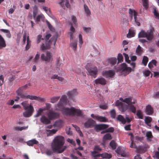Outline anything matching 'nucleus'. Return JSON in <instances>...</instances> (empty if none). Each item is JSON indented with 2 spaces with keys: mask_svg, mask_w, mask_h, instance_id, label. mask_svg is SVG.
<instances>
[{
  "mask_svg": "<svg viewBox=\"0 0 159 159\" xmlns=\"http://www.w3.org/2000/svg\"><path fill=\"white\" fill-rule=\"evenodd\" d=\"M24 90L21 87H20L16 91L17 94L19 96L20 94L23 93V91Z\"/></svg>",
  "mask_w": 159,
  "mask_h": 159,
  "instance_id": "nucleus-55",
  "label": "nucleus"
},
{
  "mask_svg": "<svg viewBox=\"0 0 159 159\" xmlns=\"http://www.w3.org/2000/svg\"><path fill=\"white\" fill-rule=\"evenodd\" d=\"M64 143V138L63 137L61 136L56 137L52 144V150L54 151L57 152L58 153L62 152L67 148L66 146H63Z\"/></svg>",
  "mask_w": 159,
  "mask_h": 159,
  "instance_id": "nucleus-1",
  "label": "nucleus"
},
{
  "mask_svg": "<svg viewBox=\"0 0 159 159\" xmlns=\"http://www.w3.org/2000/svg\"><path fill=\"white\" fill-rule=\"evenodd\" d=\"M72 20L75 25H76L77 19L76 17L74 16H71Z\"/></svg>",
  "mask_w": 159,
  "mask_h": 159,
  "instance_id": "nucleus-60",
  "label": "nucleus"
},
{
  "mask_svg": "<svg viewBox=\"0 0 159 159\" xmlns=\"http://www.w3.org/2000/svg\"><path fill=\"white\" fill-rule=\"evenodd\" d=\"M84 9L85 13V14L87 16H90L91 13L89 7L86 4L84 5Z\"/></svg>",
  "mask_w": 159,
  "mask_h": 159,
  "instance_id": "nucleus-22",
  "label": "nucleus"
},
{
  "mask_svg": "<svg viewBox=\"0 0 159 159\" xmlns=\"http://www.w3.org/2000/svg\"><path fill=\"white\" fill-rule=\"evenodd\" d=\"M110 145L113 150H114L116 148L117 144L114 140H112L110 143Z\"/></svg>",
  "mask_w": 159,
  "mask_h": 159,
  "instance_id": "nucleus-35",
  "label": "nucleus"
},
{
  "mask_svg": "<svg viewBox=\"0 0 159 159\" xmlns=\"http://www.w3.org/2000/svg\"><path fill=\"white\" fill-rule=\"evenodd\" d=\"M139 38H146L148 41H151L154 38V33L151 29L148 30L147 32L142 30L138 34Z\"/></svg>",
  "mask_w": 159,
  "mask_h": 159,
  "instance_id": "nucleus-5",
  "label": "nucleus"
},
{
  "mask_svg": "<svg viewBox=\"0 0 159 159\" xmlns=\"http://www.w3.org/2000/svg\"><path fill=\"white\" fill-rule=\"evenodd\" d=\"M67 102V97L65 95L62 96L59 102L58 105V106H62L64 104H66Z\"/></svg>",
  "mask_w": 159,
  "mask_h": 159,
  "instance_id": "nucleus-15",
  "label": "nucleus"
},
{
  "mask_svg": "<svg viewBox=\"0 0 159 159\" xmlns=\"http://www.w3.org/2000/svg\"><path fill=\"white\" fill-rule=\"evenodd\" d=\"M123 55L125 57L126 61L128 63H130V61L129 59V57L128 55L125 53H123Z\"/></svg>",
  "mask_w": 159,
  "mask_h": 159,
  "instance_id": "nucleus-54",
  "label": "nucleus"
},
{
  "mask_svg": "<svg viewBox=\"0 0 159 159\" xmlns=\"http://www.w3.org/2000/svg\"><path fill=\"white\" fill-rule=\"evenodd\" d=\"M128 106L125 103H123L122 105L120 106V107H119L118 108L119 110L121 112H124L128 108Z\"/></svg>",
  "mask_w": 159,
  "mask_h": 159,
  "instance_id": "nucleus-25",
  "label": "nucleus"
},
{
  "mask_svg": "<svg viewBox=\"0 0 159 159\" xmlns=\"http://www.w3.org/2000/svg\"><path fill=\"white\" fill-rule=\"evenodd\" d=\"M146 151V147L143 146H140L137 147L136 149V152L138 153L144 152Z\"/></svg>",
  "mask_w": 159,
  "mask_h": 159,
  "instance_id": "nucleus-20",
  "label": "nucleus"
},
{
  "mask_svg": "<svg viewBox=\"0 0 159 159\" xmlns=\"http://www.w3.org/2000/svg\"><path fill=\"white\" fill-rule=\"evenodd\" d=\"M146 112L147 114L152 115L153 113V110L152 107L150 105L146 107Z\"/></svg>",
  "mask_w": 159,
  "mask_h": 159,
  "instance_id": "nucleus-18",
  "label": "nucleus"
},
{
  "mask_svg": "<svg viewBox=\"0 0 159 159\" xmlns=\"http://www.w3.org/2000/svg\"><path fill=\"white\" fill-rule=\"evenodd\" d=\"M153 13L154 16H156V17L159 19V14L158 13L156 9H154Z\"/></svg>",
  "mask_w": 159,
  "mask_h": 159,
  "instance_id": "nucleus-62",
  "label": "nucleus"
},
{
  "mask_svg": "<svg viewBox=\"0 0 159 159\" xmlns=\"http://www.w3.org/2000/svg\"><path fill=\"white\" fill-rule=\"evenodd\" d=\"M119 70L122 72H125V75H126L131 71L132 69L130 67H128L125 63H123L120 65Z\"/></svg>",
  "mask_w": 159,
  "mask_h": 159,
  "instance_id": "nucleus-10",
  "label": "nucleus"
},
{
  "mask_svg": "<svg viewBox=\"0 0 159 159\" xmlns=\"http://www.w3.org/2000/svg\"><path fill=\"white\" fill-rule=\"evenodd\" d=\"M24 90L21 87H20L16 91L17 94L19 96L20 94L23 93V91Z\"/></svg>",
  "mask_w": 159,
  "mask_h": 159,
  "instance_id": "nucleus-56",
  "label": "nucleus"
},
{
  "mask_svg": "<svg viewBox=\"0 0 159 159\" xmlns=\"http://www.w3.org/2000/svg\"><path fill=\"white\" fill-rule=\"evenodd\" d=\"M6 44L4 38L0 35V49L6 47Z\"/></svg>",
  "mask_w": 159,
  "mask_h": 159,
  "instance_id": "nucleus-19",
  "label": "nucleus"
},
{
  "mask_svg": "<svg viewBox=\"0 0 159 159\" xmlns=\"http://www.w3.org/2000/svg\"><path fill=\"white\" fill-rule=\"evenodd\" d=\"M97 152L96 151L91 152V155L92 157H101L103 158L110 159L112 157V155L110 154L104 153L101 154H96Z\"/></svg>",
  "mask_w": 159,
  "mask_h": 159,
  "instance_id": "nucleus-11",
  "label": "nucleus"
},
{
  "mask_svg": "<svg viewBox=\"0 0 159 159\" xmlns=\"http://www.w3.org/2000/svg\"><path fill=\"white\" fill-rule=\"evenodd\" d=\"M129 135H131L130 139L131 141L130 145V147L132 148H136L137 149V147L135 143H134L133 135L132 133H130Z\"/></svg>",
  "mask_w": 159,
  "mask_h": 159,
  "instance_id": "nucleus-23",
  "label": "nucleus"
},
{
  "mask_svg": "<svg viewBox=\"0 0 159 159\" xmlns=\"http://www.w3.org/2000/svg\"><path fill=\"white\" fill-rule=\"evenodd\" d=\"M47 115L48 119H47L44 116H43L40 119H57L59 117L60 114L57 112L50 110H49L47 113Z\"/></svg>",
  "mask_w": 159,
  "mask_h": 159,
  "instance_id": "nucleus-8",
  "label": "nucleus"
},
{
  "mask_svg": "<svg viewBox=\"0 0 159 159\" xmlns=\"http://www.w3.org/2000/svg\"><path fill=\"white\" fill-rule=\"evenodd\" d=\"M129 110L135 113L136 111V109L134 106L130 104V105H129Z\"/></svg>",
  "mask_w": 159,
  "mask_h": 159,
  "instance_id": "nucleus-51",
  "label": "nucleus"
},
{
  "mask_svg": "<svg viewBox=\"0 0 159 159\" xmlns=\"http://www.w3.org/2000/svg\"><path fill=\"white\" fill-rule=\"evenodd\" d=\"M85 68L88 71L89 74L94 78L96 77L98 74V70L96 66H93L91 63H88L86 66Z\"/></svg>",
  "mask_w": 159,
  "mask_h": 159,
  "instance_id": "nucleus-6",
  "label": "nucleus"
},
{
  "mask_svg": "<svg viewBox=\"0 0 159 159\" xmlns=\"http://www.w3.org/2000/svg\"><path fill=\"white\" fill-rule=\"evenodd\" d=\"M95 124V121L94 120H88L87 121L84 123V125L86 128H92L95 126V129L97 131L106 129L109 126L108 125L104 124L96 125Z\"/></svg>",
  "mask_w": 159,
  "mask_h": 159,
  "instance_id": "nucleus-3",
  "label": "nucleus"
},
{
  "mask_svg": "<svg viewBox=\"0 0 159 159\" xmlns=\"http://www.w3.org/2000/svg\"><path fill=\"white\" fill-rule=\"evenodd\" d=\"M31 43V41L30 40L29 38L28 37V38L27 39V44L25 47L26 50H27L30 48Z\"/></svg>",
  "mask_w": 159,
  "mask_h": 159,
  "instance_id": "nucleus-37",
  "label": "nucleus"
},
{
  "mask_svg": "<svg viewBox=\"0 0 159 159\" xmlns=\"http://www.w3.org/2000/svg\"><path fill=\"white\" fill-rule=\"evenodd\" d=\"M94 82L96 84H101L102 85H104L106 84L107 81L105 78L102 77H100L95 80Z\"/></svg>",
  "mask_w": 159,
  "mask_h": 159,
  "instance_id": "nucleus-13",
  "label": "nucleus"
},
{
  "mask_svg": "<svg viewBox=\"0 0 159 159\" xmlns=\"http://www.w3.org/2000/svg\"><path fill=\"white\" fill-rule=\"evenodd\" d=\"M47 25H48V27L49 29L52 31H53L54 30V29L53 28L52 26L50 24V22H48V21H47Z\"/></svg>",
  "mask_w": 159,
  "mask_h": 159,
  "instance_id": "nucleus-61",
  "label": "nucleus"
},
{
  "mask_svg": "<svg viewBox=\"0 0 159 159\" xmlns=\"http://www.w3.org/2000/svg\"><path fill=\"white\" fill-rule=\"evenodd\" d=\"M137 12H135V13L134 14V15H133V16L134 17L135 22H136L137 25L138 26H139L140 25V23L139 21V20H137Z\"/></svg>",
  "mask_w": 159,
  "mask_h": 159,
  "instance_id": "nucleus-43",
  "label": "nucleus"
},
{
  "mask_svg": "<svg viewBox=\"0 0 159 159\" xmlns=\"http://www.w3.org/2000/svg\"><path fill=\"white\" fill-rule=\"evenodd\" d=\"M51 35L50 34H47L45 36V44L43 43L40 47V49L42 51L49 49L50 48V46L52 43V39H51L49 41L48 40L51 37Z\"/></svg>",
  "mask_w": 159,
  "mask_h": 159,
  "instance_id": "nucleus-7",
  "label": "nucleus"
},
{
  "mask_svg": "<svg viewBox=\"0 0 159 159\" xmlns=\"http://www.w3.org/2000/svg\"><path fill=\"white\" fill-rule=\"evenodd\" d=\"M20 98L23 99H28L29 98L31 100L32 98V95H29L26 93H22L19 95Z\"/></svg>",
  "mask_w": 159,
  "mask_h": 159,
  "instance_id": "nucleus-24",
  "label": "nucleus"
},
{
  "mask_svg": "<svg viewBox=\"0 0 159 159\" xmlns=\"http://www.w3.org/2000/svg\"><path fill=\"white\" fill-rule=\"evenodd\" d=\"M70 46L74 50V51H75L76 50L77 47V42L75 41L71 43L70 44Z\"/></svg>",
  "mask_w": 159,
  "mask_h": 159,
  "instance_id": "nucleus-36",
  "label": "nucleus"
},
{
  "mask_svg": "<svg viewBox=\"0 0 159 159\" xmlns=\"http://www.w3.org/2000/svg\"><path fill=\"white\" fill-rule=\"evenodd\" d=\"M117 60L118 63H121L123 61V56L121 54L119 53L118 54Z\"/></svg>",
  "mask_w": 159,
  "mask_h": 159,
  "instance_id": "nucleus-42",
  "label": "nucleus"
},
{
  "mask_svg": "<svg viewBox=\"0 0 159 159\" xmlns=\"http://www.w3.org/2000/svg\"><path fill=\"white\" fill-rule=\"evenodd\" d=\"M112 139L111 136V134L109 133L106 134L103 137V140L104 141L107 140H110Z\"/></svg>",
  "mask_w": 159,
  "mask_h": 159,
  "instance_id": "nucleus-34",
  "label": "nucleus"
},
{
  "mask_svg": "<svg viewBox=\"0 0 159 159\" xmlns=\"http://www.w3.org/2000/svg\"><path fill=\"white\" fill-rule=\"evenodd\" d=\"M75 128L76 130L79 133H80V136H81V134L82 135V132L80 130V128L78 127L76 125H72Z\"/></svg>",
  "mask_w": 159,
  "mask_h": 159,
  "instance_id": "nucleus-52",
  "label": "nucleus"
},
{
  "mask_svg": "<svg viewBox=\"0 0 159 159\" xmlns=\"http://www.w3.org/2000/svg\"><path fill=\"white\" fill-rule=\"evenodd\" d=\"M64 124V122L63 120H57L56 121L54 124L50 125L48 126V128L49 129H51L53 126L54 127H57L58 128H60L63 127Z\"/></svg>",
  "mask_w": 159,
  "mask_h": 159,
  "instance_id": "nucleus-12",
  "label": "nucleus"
},
{
  "mask_svg": "<svg viewBox=\"0 0 159 159\" xmlns=\"http://www.w3.org/2000/svg\"><path fill=\"white\" fill-rule=\"evenodd\" d=\"M92 117L95 119H106L105 117L100 116H99L97 115H94L92 114L91 115Z\"/></svg>",
  "mask_w": 159,
  "mask_h": 159,
  "instance_id": "nucleus-33",
  "label": "nucleus"
},
{
  "mask_svg": "<svg viewBox=\"0 0 159 159\" xmlns=\"http://www.w3.org/2000/svg\"><path fill=\"white\" fill-rule=\"evenodd\" d=\"M135 35V33L134 31L129 30V33L127 35V36L128 38H130L134 37Z\"/></svg>",
  "mask_w": 159,
  "mask_h": 159,
  "instance_id": "nucleus-38",
  "label": "nucleus"
},
{
  "mask_svg": "<svg viewBox=\"0 0 159 159\" xmlns=\"http://www.w3.org/2000/svg\"><path fill=\"white\" fill-rule=\"evenodd\" d=\"M41 40H43V39L42 38V35L40 34H39L37 36V43H39Z\"/></svg>",
  "mask_w": 159,
  "mask_h": 159,
  "instance_id": "nucleus-58",
  "label": "nucleus"
},
{
  "mask_svg": "<svg viewBox=\"0 0 159 159\" xmlns=\"http://www.w3.org/2000/svg\"><path fill=\"white\" fill-rule=\"evenodd\" d=\"M62 111L63 113L65 115L72 116L82 117L84 114L83 111L80 109H76L73 107H71L70 108H63Z\"/></svg>",
  "mask_w": 159,
  "mask_h": 159,
  "instance_id": "nucleus-2",
  "label": "nucleus"
},
{
  "mask_svg": "<svg viewBox=\"0 0 159 159\" xmlns=\"http://www.w3.org/2000/svg\"><path fill=\"white\" fill-rule=\"evenodd\" d=\"M146 136L147 137V139L148 141H151V139H152L153 138L152 132L150 131H148L146 132Z\"/></svg>",
  "mask_w": 159,
  "mask_h": 159,
  "instance_id": "nucleus-28",
  "label": "nucleus"
},
{
  "mask_svg": "<svg viewBox=\"0 0 159 159\" xmlns=\"http://www.w3.org/2000/svg\"><path fill=\"white\" fill-rule=\"evenodd\" d=\"M132 98H126L124 99V102L126 103L129 105L131 103Z\"/></svg>",
  "mask_w": 159,
  "mask_h": 159,
  "instance_id": "nucleus-48",
  "label": "nucleus"
},
{
  "mask_svg": "<svg viewBox=\"0 0 159 159\" xmlns=\"http://www.w3.org/2000/svg\"><path fill=\"white\" fill-rule=\"evenodd\" d=\"M111 117L113 119L115 118L116 115V113L115 110L113 109L110 111Z\"/></svg>",
  "mask_w": 159,
  "mask_h": 159,
  "instance_id": "nucleus-46",
  "label": "nucleus"
},
{
  "mask_svg": "<svg viewBox=\"0 0 159 159\" xmlns=\"http://www.w3.org/2000/svg\"><path fill=\"white\" fill-rule=\"evenodd\" d=\"M116 152L118 154H120L121 156H124L125 155L124 152L123 150L120 147H118L116 150Z\"/></svg>",
  "mask_w": 159,
  "mask_h": 159,
  "instance_id": "nucleus-32",
  "label": "nucleus"
},
{
  "mask_svg": "<svg viewBox=\"0 0 159 159\" xmlns=\"http://www.w3.org/2000/svg\"><path fill=\"white\" fill-rule=\"evenodd\" d=\"M47 134L48 136H50L55 134L57 131L56 129H52L51 130H47Z\"/></svg>",
  "mask_w": 159,
  "mask_h": 159,
  "instance_id": "nucleus-30",
  "label": "nucleus"
},
{
  "mask_svg": "<svg viewBox=\"0 0 159 159\" xmlns=\"http://www.w3.org/2000/svg\"><path fill=\"white\" fill-rule=\"evenodd\" d=\"M77 94V89H75L69 91L67 93V95L69 98L71 99H73V97Z\"/></svg>",
  "mask_w": 159,
  "mask_h": 159,
  "instance_id": "nucleus-14",
  "label": "nucleus"
},
{
  "mask_svg": "<svg viewBox=\"0 0 159 159\" xmlns=\"http://www.w3.org/2000/svg\"><path fill=\"white\" fill-rule=\"evenodd\" d=\"M43 9L48 14H49L50 13V10L49 9H48V7H43Z\"/></svg>",
  "mask_w": 159,
  "mask_h": 159,
  "instance_id": "nucleus-59",
  "label": "nucleus"
},
{
  "mask_svg": "<svg viewBox=\"0 0 159 159\" xmlns=\"http://www.w3.org/2000/svg\"><path fill=\"white\" fill-rule=\"evenodd\" d=\"M44 19V16L43 15L41 14L38 15L37 17H36L35 19H34L36 22H39L40 21V19L43 20Z\"/></svg>",
  "mask_w": 159,
  "mask_h": 159,
  "instance_id": "nucleus-29",
  "label": "nucleus"
},
{
  "mask_svg": "<svg viewBox=\"0 0 159 159\" xmlns=\"http://www.w3.org/2000/svg\"><path fill=\"white\" fill-rule=\"evenodd\" d=\"M115 74V72L113 70H109L103 72V75L106 77H112Z\"/></svg>",
  "mask_w": 159,
  "mask_h": 159,
  "instance_id": "nucleus-17",
  "label": "nucleus"
},
{
  "mask_svg": "<svg viewBox=\"0 0 159 159\" xmlns=\"http://www.w3.org/2000/svg\"><path fill=\"white\" fill-rule=\"evenodd\" d=\"M59 96L51 98V102L52 103H54L57 101L60 98Z\"/></svg>",
  "mask_w": 159,
  "mask_h": 159,
  "instance_id": "nucleus-44",
  "label": "nucleus"
},
{
  "mask_svg": "<svg viewBox=\"0 0 159 159\" xmlns=\"http://www.w3.org/2000/svg\"><path fill=\"white\" fill-rule=\"evenodd\" d=\"M83 29L84 31L86 33H88L91 32V28L90 27H83Z\"/></svg>",
  "mask_w": 159,
  "mask_h": 159,
  "instance_id": "nucleus-57",
  "label": "nucleus"
},
{
  "mask_svg": "<svg viewBox=\"0 0 159 159\" xmlns=\"http://www.w3.org/2000/svg\"><path fill=\"white\" fill-rule=\"evenodd\" d=\"M148 57L146 56H144L143 57L142 60V63L145 66H146L148 61Z\"/></svg>",
  "mask_w": 159,
  "mask_h": 159,
  "instance_id": "nucleus-41",
  "label": "nucleus"
},
{
  "mask_svg": "<svg viewBox=\"0 0 159 159\" xmlns=\"http://www.w3.org/2000/svg\"><path fill=\"white\" fill-rule=\"evenodd\" d=\"M51 79H57L59 81H62L63 80V78L62 77L58 76L57 75H53L51 78Z\"/></svg>",
  "mask_w": 159,
  "mask_h": 159,
  "instance_id": "nucleus-39",
  "label": "nucleus"
},
{
  "mask_svg": "<svg viewBox=\"0 0 159 159\" xmlns=\"http://www.w3.org/2000/svg\"><path fill=\"white\" fill-rule=\"evenodd\" d=\"M99 107L100 108L103 110H106L108 108V106L106 104H101L99 106Z\"/></svg>",
  "mask_w": 159,
  "mask_h": 159,
  "instance_id": "nucleus-63",
  "label": "nucleus"
},
{
  "mask_svg": "<svg viewBox=\"0 0 159 159\" xmlns=\"http://www.w3.org/2000/svg\"><path fill=\"white\" fill-rule=\"evenodd\" d=\"M135 12H136L134 10H132L131 9H129V13L130 15V16L131 17V19H132L133 15H134V14Z\"/></svg>",
  "mask_w": 159,
  "mask_h": 159,
  "instance_id": "nucleus-50",
  "label": "nucleus"
},
{
  "mask_svg": "<svg viewBox=\"0 0 159 159\" xmlns=\"http://www.w3.org/2000/svg\"><path fill=\"white\" fill-rule=\"evenodd\" d=\"M31 100H35L40 102H44L45 101V99L44 98L34 95H32Z\"/></svg>",
  "mask_w": 159,
  "mask_h": 159,
  "instance_id": "nucleus-21",
  "label": "nucleus"
},
{
  "mask_svg": "<svg viewBox=\"0 0 159 159\" xmlns=\"http://www.w3.org/2000/svg\"><path fill=\"white\" fill-rule=\"evenodd\" d=\"M43 113V110H42V108L39 109L38 111H37V113L34 116L35 117H38L41 116Z\"/></svg>",
  "mask_w": 159,
  "mask_h": 159,
  "instance_id": "nucleus-40",
  "label": "nucleus"
},
{
  "mask_svg": "<svg viewBox=\"0 0 159 159\" xmlns=\"http://www.w3.org/2000/svg\"><path fill=\"white\" fill-rule=\"evenodd\" d=\"M136 115L139 119H142L143 118V114L141 111L140 110H138L136 113Z\"/></svg>",
  "mask_w": 159,
  "mask_h": 159,
  "instance_id": "nucleus-45",
  "label": "nucleus"
},
{
  "mask_svg": "<svg viewBox=\"0 0 159 159\" xmlns=\"http://www.w3.org/2000/svg\"><path fill=\"white\" fill-rule=\"evenodd\" d=\"M38 143V141L35 139L31 140L26 142L27 144L29 146H32L34 144H36Z\"/></svg>",
  "mask_w": 159,
  "mask_h": 159,
  "instance_id": "nucleus-26",
  "label": "nucleus"
},
{
  "mask_svg": "<svg viewBox=\"0 0 159 159\" xmlns=\"http://www.w3.org/2000/svg\"><path fill=\"white\" fill-rule=\"evenodd\" d=\"M28 37H29V36L27 35L26 32H24L23 36V42L24 44H25V43L26 40H27L28 38Z\"/></svg>",
  "mask_w": 159,
  "mask_h": 159,
  "instance_id": "nucleus-49",
  "label": "nucleus"
},
{
  "mask_svg": "<svg viewBox=\"0 0 159 159\" xmlns=\"http://www.w3.org/2000/svg\"><path fill=\"white\" fill-rule=\"evenodd\" d=\"M21 104L23 106L24 109L26 111L23 113V116L25 117L30 116L34 110L33 106L31 104L28 103L26 101L22 102Z\"/></svg>",
  "mask_w": 159,
  "mask_h": 159,
  "instance_id": "nucleus-4",
  "label": "nucleus"
},
{
  "mask_svg": "<svg viewBox=\"0 0 159 159\" xmlns=\"http://www.w3.org/2000/svg\"><path fill=\"white\" fill-rule=\"evenodd\" d=\"M28 126L27 127H16L14 128V130L17 131H21L22 130L26 129L28 128Z\"/></svg>",
  "mask_w": 159,
  "mask_h": 159,
  "instance_id": "nucleus-47",
  "label": "nucleus"
},
{
  "mask_svg": "<svg viewBox=\"0 0 159 159\" xmlns=\"http://www.w3.org/2000/svg\"><path fill=\"white\" fill-rule=\"evenodd\" d=\"M40 57V55L38 54H37L35 57L34 59V61L36 63L38 62Z\"/></svg>",
  "mask_w": 159,
  "mask_h": 159,
  "instance_id": "nucleus-64",
  "label": "nucleus"
},
{
  "mask_svg": "<svg viewBox=\"0 0 159 159\" xmlns=\"http://www.w3.org/2000/svg\"><path fill=\"white\" fill-rule=\"evenodd\" d=\"M117 59L115 57H112L107 60L108 65H110L112 66L116 64L117 62Z\"/></svg>",
  "mask_w": 159,
  "mask_h": 159,
  "instance_id": "nucleus-16",
  "label": "nucleus"
},
{
  "mask_svg": "<svg viewBox=\"0 0 159 159\" xmlns=\"http://www.w3.org/2000/svg\"><path fill=\"white\" fill-rule=\"evenodd\" d=\"M38 12V8L36 5H35L33 7V17L34 19H35Z\"/></svg>",
  "mask_w": 159,
  "mask_h": 159,
  "instance_id": "nucleus-31",
  "label": "nucleus"
},
{
  "mask_svg": "<svg viewBox=\"0 0 159 159\" xmlns=\"http://www.w3.org/2000/svg\"><path fill=\"white\" fill-rule=\"evenodd\" d=\"M41 58L43 61L50 62L53 60L52 54L50 52H47L46 53L45 55L44 54L41 55Z\"/></svg>",
  "mask_w": 159,
  "mask_h": 159,
  "instance_id": "nucleus-9",
  "label": "nucleus"
},
{
  "mask_svg": "<svg viewBox=\"0 0 159 159\" xmlns=\"http://www.w3.org/2000/svg\"><path fill=\"white\" fill-rule=\"evenodd\" d=\"M148 0H143V5L146 8L148 7Z\"/></svg>",
  "mask_w": 159,
  "mask_h": 159,
  "instance_id": "nucleus-53",
  "label": "nucleus"
},
{
  "mask_svg": "<svg viewBox=\"0 0 159 159\" xmlns=\"http://www.w3.org/2000/svg\"><path fill=\"white\" fill-rule=\"evenodd\" d=\"M143 52V50L142 48L139 45L136 50V52L137 54L139 56H140Z\"/></svg>",
  "mask_w": 159,
  "mask_h": 159,
  "instance_id": "nucleus-27",
  "label": "nucleus"
}]
</instances>
